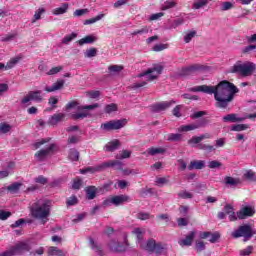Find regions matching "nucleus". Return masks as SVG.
I'll use <instances>...</instances> for the list:
<instances>
[{"label":"nucleus","instance_id":"nucleus-1","mask_svg":"<svg viewBox=\"0 0 256 256\" xmlns=\"http://www.w3.org/2000/svg\"><path fill=\"white\" fill-rule=\"evenodd\" d=\"M193 93H206L207 95H214L216 107L225 109L235 98V93H239V89L235 84L223 80L216 86L200 85L189 88Z\"/></svg>","mask_w":256,"mask_h":256},{"label":"nucleus","instance_id":"nucleus-2","mask_svg":"<svg viewBox=\"0 0 256 256\" xmlns=\"http://www.w3.org/2000/svg\"><path fill=\"white\" fill-rule=\"evenodd\" d=\"M51 205L52 202L47 199H40L36 201L31 206V215L34 219H40L45 225L49 221V216L51 215Z\"/></svg>","mask_w":256,"mask_h":256},{"label":"nucleus","instance_id":"nucleus-3","mask_svg":"<svg viewBox=\"0 0 256 256\" xmlns=\"http://www.w3.org/2000/svg\"><path fill=\"white\" fill-rule=\"evenodd\" d=\"M256 64L251 61H237L231 68L230 73H237L242 77H251L255 73Z\"/></svg>","mask_w":256,"mask_h":256},{"label":"nucleus","instance_id":"nucleus-4","mask_svg":"<svg viewBox=\"0 0 256 256\" xmlns=\"http://www.w3.org/2000/svg\"><path fill=\"white\" fill-rule=\"evenodd\" d=\"M105 167H115V169H118L119 171H123V162L119 160H109L108 162H104L99 166L87 167L85 169H82L80 170V173L82 175H85V173H97V171H101L105 169Z\"/></svg>","mask_w":256,"mask_h":256},{"label":"nucleus","instance_id":"nucleus-5","mask_svg":"<svg viewBox=\"0 0 256 256\" xmlns=\"http://www.w3.org/2000/svg\"><path fill=\"white\" fill-rule=\"evenodd\" d=\"M131 201V197L127 195H116L111 196L105 199L102 203L103 207H111V205H115V207H119V205H123V203H129Z\"/></svg>","mask_w":256,"mask_h":256},{"label":"nucleus","instance_id":"nucleus-6","mask_svg":"<svg viewBox=\"0 0 256 256\" xmlns=\"http://www.w3.org/2000/svg\"><path fill=\"white\" fill-rule=\"evenodd\" d=\"M253 234H255V232H253L251 226L244 225L240 226L237 230H234L231 235L234 239H239V237H243L244 241H249L253 237Z\"/></svg>","mask_w":256,"mask_h":256},{"label":"nucleus","instance_id":"nucleus-7","mask_svg":"<svg viewBox=\"0 0 256 256\" xmlns=\"http://www.w3.org/2000/svg\"><path fill=\"white\" fill-rule=\"evenodd\" d=\"M127 125V119L122 120H111L106 123L101 124L100 129L103 131H117L118 129H123Z\"/></svg>","mask_w":256,"mask_h":256},{"label":"nucleus","instance_id":"nucleus-8","mask_svg":"<svg viewBox=\"0 0 256 256\" xmlns=\"http://www.w3.org/2000/svg\"><path fill=\"white\" fill-rule=\"evenodd\" d=\"M31 247L27 242H19L14 247H11L9 250L0 254V256H13L23 253V251H29Z\"/></svg>","mask_w":256,"mask_h":256},{"label":"nucleus","instance_id":"nucleus-9","mask_svg":"<svg viewBox=\"0 0 256 256\" xmlns=\"http://www.w3.org/2000/svg\"><path fill=\"white\" fill-rule=\"evenodd\" d=\"M163 72V66L156 65L151 69H148L146 72L139 75V77H143L145 81H154V79H157Z\"/></svg>","mask_w":256,"mask_h":256},{"label":"nucleus","instance_id":"nucleus-10","mask_svg":"<svg viewBox=\"0 0 256 256\" xmlns=\"http://www.w3.org/2000/svg\"><path fill=\"white\" fill-rule=\"evenodd\" d=\"M253 215H255V210L250 206H245L237 212V219H245L246 217H253Z\"/></svg>","mask_w":256,"mask_h":256},{"label":"nucleus","instance_id":"nucleus-11","mask_svg":"<svg viewBox=\"0 0 256 256\" xmlns=\"http://www.w3.org/2000/svg\"><path fill=\"white\" fill-rule=\"evenodd\" d=\"M221 237L219 232L211 233V232H201L200 239H209L210 243H217V240Z\"/></svg>","mask_w":256,"mask_h":256},{"label":"nucleus","instance_id":"nucleus-12","mask_svg":"<svg viewBox=\"0 0 256 256\" xmlns=\"http://www.w3.org/2000/svg\"><path fill=\"white\" fill-rule=\"evenodd\" d=\"M171 105H175L174 100L164 101V102H159L157 104H154L153 109L154 111H165L166 109H169Z\"/></svg>","mask_w":256,"mask_h":256},{"label":"nucleus","instance_id":"nucleus-13","mask_svg":"<svg viewBox=\"0 0 256 256\" xmlns=\"http://www.w3.org/2000/svg\"><path fill=\"white\" fill-rule=\"evenodd\" d=\"M53 149H55V144H51L46 149L40 150L38 153H36V159H38V161H43V159H45V157H47V155H49Z\"/></svg>","mask_w":256,"mask_h":256},{"label":"nucleus","instance_id":"nucleus-14","mask_svg":"<svg viewBox=\"0 0 256 256\" xmlns=\"http://www.w3.org/2000/svg\"><path fill=\"white\" fill-rule=\"evenodd\" d=\"M193 169H205V161L204 160H192L188 165V170L193 171Z\"/></svg>","mask_w":256,"mask_h":256},{"label":"nucleus","instance_id":"nucleus-15","mask_svg":"<svg viewBox=\"0 0 256 256\" xmlns=\"http://www.w3.org/2000/svg\"><path fill=\"white\" fill-rule=\"evenodd\" d=\"M224 123H239L245 121V118L237 116V114H228L223 117Z\"/></svg>","mask_w":256,"mask_h":256},{"label":"nucleus","instance_id":"nucleus-16","mask_svg":"<svg viewBox=\"0 0 256 256\" xmlns=\"http://www.w3.org/2000/svg\"><path fill=\"white\" fill-rule=\"evenodd\" d=\"M224 212L226 213V215H229V221H237V213L235 214V210L233 209L232 205L226 204L224 206Z\"/></svg>","mask_w":256,"mask_h":256},{"label":"nucleus","instance_id":"nucleus-17","mask_svg":"<svg viewBox=\"0 0 256 256\" xmlns=\"http://www.w3.org/2000/svg\"><path fill=\"white\" fill-rule=\"evenodd\" d=\"M199 127H201V123L182 125L178 128V131L179 133H187V131H195V129H199Z\"/></svg>","mask_w":256,"mask_h":256},{"label":"nucleus","instance_id":"nucleus-18","mask_svg":"<svg viewBox=\"0 0 256 256\" xmlns=\"http://www.w3.org/2000/svg\"><path fill=\"white\" fill-rule=\"evenodd\" d=\"M193 239H195V232H190L186 238L179 241V245H181V247H189L192 245Z\"/></svg>","mask_w":256,"mask_h":256},{"label":"nucleus","instance_id":"nucleus-19","mask_svg":"<svg viewBox=\"0 0 256 256\" xmlns=\"http://www.w3.org/2000/svg\"><path fill=\"white\" fill-rule=\"evenodd\" d=\"M225 185H228V187H238V185H241V179L240 178H233L231 176H226L224 178Z\"/></svg>","mask_w":256,"mask_h":256},{"label":"nucleus","instance_id":"nucleus-20","mask_svg":"<svg viewBox=\"0 0 256 256\" xmlns=\"http://www.w3.org/2000/svg\"><path fill=\"white\" fill-rule=\"evenodd\" d=\"M120 145H121V142L117 139H114L105 145L104 150L113 152V151H116V149H119Z\"/></svg>","mask_w":256,"mask_h":256},{"label":"nucleus","instance_id":"nucleus-21","mask_svg":"<svg viewBox=\"0 0 256 256\" xmlns=\"http://www.w3.org/2000/svg\"><path fill=\"white\" fill-rule=\"evenodd\" d=\"M66 114L65 113H57L51 116L49 119V125H57V123H61L63 119H65Z\"/></svg>","mask_w":256,"mask_h":256},{"label":"nucleus","instance_id":"nucleus-22","mask_svg":"<svg viewBox=\"0 0 256 256\" xmlns=\"http://www.w3.org/2000/svg\"><path fill=\"white\" fill-rule=\"evenodd\" d=\"M42 93L43 92L41 90H36L28 92V95H30V99H32V101H36V103H41V101H43Z\"/></svg>","mask_w":256,"mask_h":256},{"label":"nucleus","instance_id":"nucleus-23","mask_svg":"<svg viewBox=\"0 0 256 256\" xmlns=\"http://www.w3.org/2000/svg\"><path fill=\"white\" fill-rule=\"evenodd\" d=\"M63 85H65V81L60 80L54 83L52 86H46L45 91H47V93H53V91H59Z\"/></svg>","mask_w":256,"mask_h":256},{"label":"nucleus","instance_id":"nucleus-24","mask_svg":"<svg viewBox=\"0 0 256 256\" xmlns=\"http://www.w3.org/2000/svg\"><path fill=\"white\" fill-rule=\"evenodd\" d=\"M211 138V135L209 134H203L201 136H194L192 137L189 141H188V144L189 145H199V143L201 141H203V139H210Z\"/></svg>","mask_w":256,"mask_h":256},{"label":"nucleus","instance_id":"nucleus-25","mask_svg":"<svg viewBox=\"0 0 256 256\" xmlns=\"http://www.w3.org/2000/svg\"><path fill=\"white\" fill-rule=\"evenodd\" d=\"M86 197L89 200H93L97 196V188L95 186H88L85 188Z\"/></svg>","mask_w":256,"mask_h":256},{"label":"nucleus","instance_id":"nucleus-26","mask_svg":"<svg viewBox=\"0 0 256 256\" xmlns=\"http://www.w3.org/2000/svg\"><path fill=\"white\" fill-rule=\"evenodd\" d=\"M132 233L136 235L137 241L140 245V247H143V235L145 234V230L141 228H135Z\"/></svg>","mask_w":256,"mask_h":256},{"label":"nucleus","instance_id":"nucleus-27","mask_svg":"<svg viewBox=\"0 0 256 256\" xmlns=\"http://www.w3.org/2000/svg\"><path fill=\"white\" fill-rule=\"evenodd\" d=\"M21 61V57L20 56H16L14 58H11L7 64L5 65V71H9V69H13V67H15V65H17V63H19Z\"/></svg>","mask_w":256,"mask_h":256},{"label":"nucleus","instance_id":"nucleus-28","mask_svg":"<svg viewBox=\"0 0 256 256\" xmlns=\"http://www.w3.org/2000/svg\"><path fill=\"white\" fill-rule=\"evenodd\" d=\"M67 9H69V4L64 3L61 7L53 9L52 13L54 15H64V13H67Z\"/></svg>","mask_w":256,"mask_h":256},{"label":"nucleus","instance_id":"nucleus-29","mask_svg":"<svg viewBox=\"0 0 256 256\" xmlns=\"http://www.w3.org/2000/svg\"><path fill=\"white\" fill-rule=\"evenodd\" d=\"M165 151H167L165 148H162V147H158V148H155V147H151V148H148L147 150V153L148 155H160V154H163L165 153Z\"/></svg>","mask_w":256,"mask_h":256},{"label":"nucleus","instance_id":"nucleus-30","mask_svg":"<svg viewBox=\"0 0 256 256\" xmlns=\"http://www.w3.org/2000/svg\"><path fill=\"white\" fill-rule=\"evenodd\" d=\"M206 5H209V0H195L192 9H203Z\"/></svg>","mask_w":256,"mask_h":256},{"label":"nucleus","instance_id":"nucleus-31","mask_svg":"<svg viewBox=\"0 0 256 256\" xmlns=\"http://www.w3.org/2000/svg\"><path fill=\"white\" fill-rule=\"evenodd\" d=\"M48 255L49 256H65V253L61 249L52 246L48 249Z\"/></svg>","mask_w":256,"mask_h":256},{"label":"nucleus","instance_id":"nucleus-32","mask_svg":"<svg viewBox=\"0 0 256 256\" xmlns=\"http://www.w3.org/2000/svg\"><path fill=\"white\" fill-rule=\"evenodd\" d=\"M97 41V38L95 36L88 35L78 41L79 45H85V44H91L95 43Z\"/></svg>","mask_w":256,"mask_h":256},{"label":"nucleus","instance_id":"nucleus-33","mask_svg":"<svg viewBox=\"0 0 256 256\" xmlns=\"http://www.w3.org/2000/svg\"><path fill=\"white\" fill-rule=\"evenodd\" d=\"M155 245H157V242H155L154 239H150L147 241L146 245L143 246V249H146V251H150V253L155 252Z\"/></svg>","mask_w":256,"mask_h":256},{"label":"nucleus","instance_id":"nucleus-34","mask_svg":"<svg viewBox=\"0 0 256 256\" xmlns=\"http://www.w3.org/2000/svg\"><path fill=\"white\" fill-rule=\"evenodd\" d=\"M197 69H199V67H197V66H189V67H186V68H183L182 69V71H181V73H180V75H183V76H185V75H191V73L193 72V71H197Z\"/></svg>","mask_w":256,"mask_h":256},{"label":"nucleus","instance_id":"nucleus-35","mask_svg":"<svg viewBox=\"0 0 256 256\" xmlns=\"http://www.w3.org/2000/svg\"><path fill=\"white\" fill-rule=\"evenodd\" d=\"M68 158L70 159V161H79V151H77L76 149H70Z\"/></svg>","mask_w":256,"mask_h":256},{"label":"nucleus","instance_id":"nucleus-36","mask_svg":"<svg viewBox=\"0 0 256 256\" xmlns=\"http://www.w3.org/2000/svg\"><path fill=\"white\" fill-rule=\"evenodd\" d=\"M33 100L31 99V96L29 95V93L27 95H25L21 101L20 104L22 105V107H29V105H31V102Z\"/></svg>","mask_w":256,"mask_h":256},{"label":"nucleus","instance_id":"nucleus-37","mask_svg":"<svg viewBox=\"0 0 256 256\" xmlns=\"http://www.w3.org/2000/svg\"><path fill=\"white\" fill-rule=\"evenodd\" d=\"M77 38V33H72L70 35H66L63 39H62V43L63 45H69L71 41H73V39Z\"/></svg>","mask_w":256,"mask_h":256},{"label":"nucleus","instance_id":"nucleus-38","mask_svg":"<svg viewBox=\"0 0 256 256\" xmlns=\"http://www.w3.org/2000/svg\"><path fill=\"white\" fill-rule=\"evenodd\" d=\"M105 17V14H100L94 18L85 20L84 25H93V23H97V21H101V19Z\"/></svg>","mask_w":256,"mask_h":256},{"label":"nucleus","instance_id":"nucleus-39","mask_svg":"<svg viewBox=\"0 0 256 256\" xmlns=\"http://www.w3.org/2000/svg\"><path fill=\"white\" fill-rule=\"evenodd\" d=\"M246 129H249L248 124H236L231 127V131H246Z\"/></svg>","mask_w":256,"mask_h":256},{"label":"nucleus","instance_id":"nucleus-40","mask_svg":"<svg viewBox=\"0 0 256 256\" xmlns=\"http://www.w3.org/2000/svg\"><path fill=\"white\" fill-rule=\"evenodd\" d=\"M197 35V31L191 30L188 33L185 34L184 36V41L186 43H191V40Z\"/></svg>","mask_w":256,"mask_h":256},{"label":"nucleus","instance_id":"nucleus-41","mask_svg":"<svg viewBox=\"0 0 256 256\" xmlns=\"http://www.w3.org/2000/svg\"><path fill=\"white\" fill-rule=\"evenodd\" d=\"M131 157V151L129 150H122L121 153L116 155V159H129Z\"/></svg>","mask_w":256,"mask_h":256},{"label":"nucleus","instance_id":"nucleus-42","mask_svg":"<svg viewBox=\"0 0 256 256\" xmlns=\"http://www.w3.org/2000/svg\"><path fill=\"white\" fill-rule=\"evenodd\" d=\"M244 179H247L248 181H255V172L253 170H247L244 175Z\"/></svg>","mask_w":256,"mask_h":256},{"label":"nucleus","instance_id":"nucleus-43","mask_svg":"<svg viewBox=\"0 0 256 256\" xmlns=\"http://www.w3.org/2000/svg\"><path fill=\"white\" fill-rule=\"evenodd\" d=\"M97 56V49L91 48L86 50L84 53V57H87L88 59H91V57H96Z\"/></svg>","mask_w":256,"mask_h":256},{"label":"nucleus","instance_id":"nucleus-44","mask_svg":"<svg viewBox=\"0 0 256 256\" xmlns=\"http://www.w3.org/2000/svg\"><path fill=\"white\" fill-rule=\"evenodd\" d=\"M44 13H45V8H39L34 14V19L32 23H35V21H39V19H41V15H43Z\"/></svg>","mask_w":256,"mask_h":256},{"label":"nucleus","instance_id":"nucleus-45","mask_svg":"<svg viewBox=\"0 0 256 256\" xmlns=\"http://www.w3.org/2000/svg\"><path fill=\"white\" fill-rule=\"evenodd\" d=\"M20 188H21V183L16 182V183L8 186V191H10V193H17Z\"/></svg>","mask_w":256,"mask_h":256},{"label":"nucleus","instance_id":"nucleus-46","mask_svg":"<svg viewBox=\"0 0 256 256\" xmlns=\"http://www.w3.org/2000/svg\"><path fill=\"white\" fill-rule=\"evenodd\" d=\"M175 5V1H167L162 5V11H167V9H173Z\"/></svg>","mask_w":256,"mask_h":256},{"label":"nucleus","instance_id":"nucleus-47","mask_svg":"<svg viewBox=\"0 0 256 256\" xmlns=\"http://www.w3.org/2000/svg\"><path fill=\"white\" fill-rule=\"evenodd\" d=\"M178 195L181 199H193V193L189 191H181Z\"/></svg>","mask_w":256,"mask_h":256},{"label":"nucleus","instance_id":"nucleus-48","mask_svg":"<svg viewBox=\"0 0 256 256\" xmlns=\"http://www.w3.org/2000/svg\"><path fill=\"white\" fill-rule=\"evenodd\" d=\"M181 134L170 133L168 134V141H181Z\"/></svg>","mask_w":256,"mask_h":256},{"label":"nucleus","instance_id":"nucleus-49","mask_svg":"<svg viewBox=\"0 0 256 256\" xmlns=\"http://www.w3.org/2000/svg\"><path fill=\"white\" fill-rule=\"evenodd\" d=\"M9 131H11V125L0 123V133H9Z\"/></svg>","mask_w":256,"mask_h":256},{"label":"nucleus","instance_id":"nucleus-50","mask_svg":"<svg viewBox=\"0 0 256 256\" xmlns=\"http://www.w3.org/2000/svg\"><path fill=\"white\" fill-rule=\"evenodd\" d=\"M100 95H101V92L97 90L86 92V97H89L90 99H97Z\"/></svg>","mask_w":256,"mask_h":256},{"label":"nucleus","instance_id":"nucleus-51","mask_svg":"<svg viewBox=\"0 0 256 256\" xmlns=\"http://www.w3.org/2000/svg\"><path fill=\"white\" fill-rule=\"evenodd\" d=\"M108 70L110 71V73H120V71H123V66L112 65L109 66Z\"/></svg>","mask_w":256,"mask_h":256},{"label":"nucleus","instance_id":"nucleus-52","mask_svg":"<svg viewBox=\"0 0 256 256\" xmlns=\"http://www.w3.org/2000/svg\"><path fill=\"white\" fill-rule=\"evenodd\" d=\"M60 71H63V67L62 66H56V67H53L52 69H50L47 72V75H57V73H60Z\"/></svg>","mask_w":256,"mask_h":256},{"label":"nucleus","instance_id":"nucleus-53","mask_svg":"<svg viewBox=\"0 0 256 256\" xmlns=\"http://www.w3.org/2000/svg\"><path fill=\"white\" fill-rule=\"evenodd\" d=\"M15 37H17V34H15V33L7 34V35H5V36H3V37L1 38V41H2L3 43L9 42V41H13V39H15Z\"/></svg>","mask_w":256,"mask_h":256},{"label":"nucleus","instance_id":"nucleus-54","mask_svg":"<svg viewBox=\"0 0 256 256\" xmlns=\"http://www.w3.org/2000/svg\"><path fill=\"white\" fill-rule=\"evenodd\" d=\"M221 165H222L221 162H219L217 160H213L208 163L209 169H219V167H221Z\"/></svg>","mask_w":256,"mask_h":256},{"label":"nucleus","instance_id":"nucleus-55","mask_svg":"<svg viewBox=\"0 0 256 256\" xmlns=\"http://www.w3.org/2000/svg\"><path fill=\"white\" fill-rule=\"evenodd\" d=\"M146 33H149V27H143L140 30H135L134 32H132V35H146Z\"/></svg>","mask_w":256,"mask_h":256},{"label":"nucleus","instance_id":"nucleus-56","mask_svg":"<svg viewBox=\"0 0 256 256\" xmlns=\"http://www.w3.org/2000/svg\"><path fill=\"white\" fill-rule=\"evenodd\" d=\"M196 251L201 253V251H205V243L201 240L196 241Z\"/></svg>","mask_w":256,"mask_h":256},{"label":"nucleus","instance_id":"nucleus-57","mask_svg":"<svg viewBox=\"0 0 256 256\" xmlns=\"http://www.w3.org/2000/svg\"><path fill=\"white\" fill-rule=\"evenodd\" d=\"M114 111H117V104H108L105 107L106 113H114Z\"/></svg>","mask_w":256,"mask_h":256},{"label":"nucleus","instance_id":"nucleus-58","mask_svg":"<svg viewBox=\"0 0 256 256\" xmlns=\"http://www.w3.org/2000/svg\"><path fill=\"white\" fill-rule=\"evenodd\" d=\"M87 115H89V113H87L86 111H83V112H78L76 114H72V118H74V119H85V117H87Z\"/></svg>","mask_w":256,"mask_h":256},{"label":"nucleus","instance_id":"nucleus-59","mask_svg":"<svg viewBox=\"0 0 256 256\" xmlns=\"http://www.w3.org/2000/svg\"><path fill=\"white\" fill-rule=\"evenodd\" d=\"M137 217L141 221H147V219H151V214L146 213V212H140V213H138Z\"/></svg>","mask_w":256,"mask_h":256},{"label":"nucleus","instance_id":"nucleus-60","mask_svg":"<svg viewBox=\"0 0 256 256\" xmlns=\"http://www.w3.org/2000/svg\"><path fill=\"white\" fill-rule=\"evenodd\" d=\"M233 9V3L231 2H223L221 5V11H229Z\"/></svg>","mask_w":256,"mask_h":256},{"label":"nucleus","instance_id":"nucleus-61","mask_svg":"<svg viewBox=\"0 0 256 256\" xmlns=\"http://www.w3.org/2000/svg\"><path fill=\"white\" fill-rule=\"evenodd\" d=\"M81 185H83V180H81L80 178H76L73 181L72 188L81 189Z\"/></svg>","mask_w":256,"mask_h":256},{"label":"nucleus","instance_id":"nucleus-62","mask_svg":"<svg viewBox=\"0 0 256 256\" xmlns=\"http://www.w3.org/2000/svg\"><path fill=\"white\" fill-rule=\"evenodd\" d=\"M168 45L167 44H156L153 48L152 51H164V49H167Z\"/></svg>","mask_w":256,"mask_h":256},{"label":"nucleus","instance_id":"nucleus-63","mask_svg":"<svg viewBox=\"0 0 256 256\" xmlns=\"http://www.w3.org/2000/svg\"><path fill=\"white\" fill-rule=\"evenodd\" d=\"M78 200H77V196H71L67 201L66 204L68 205V207H71L73 205H77Z\"/></svg>","mask_w":256,"mask_h":256},{"label":"nucleus","instance_id":"nucleus-64","mask_svg":"<svg viewBox=\"0 0 256 256\" xmlns=\"http://www.w3.org/2000/svg\"><path fill=\"white\" fill-rule=\"evenodd\" d=\"M253 253V246H248L246 249L240 251L241 256L251 255Z\"/></svg>","mask_w":256,"mask_h":256}]
</instances>
